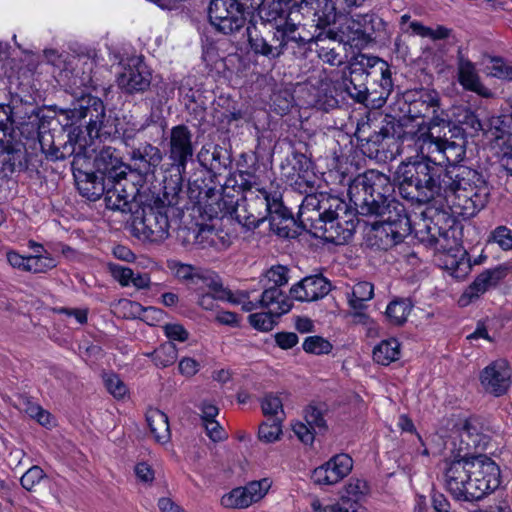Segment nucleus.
<instances>
[{"instance_id":"nucleus-1","label":"nucleus","mask_w":512,"mask_h":512,"mask_svg":"<svg viewBox=\"0 0 512 512\" xmlns=\"http://www.w3.org/2000/svg\"><path fill=\"white\" fill-rule=\"evenodd\" d=\"M400 173L402 189L409 200L427 203L441 198L457 216L473 217L488 202L486 181L477 171L463 165L448 166L446 171L437 173L420 163L404 166Z\"/></svg>"},{"instance_id":"nucleus-2","label":"nucleus","mask_w":512,"mask_h":512,"mask_svg":"<svg viewBox=\"0 0 512 512\" xmlns=\"http://www.w3.org/2000/svg\"><path fill=\"white\" fill-rule=\"evenodd\" d=\"M394 185L390 178L376 170H368L358 175L349 185L350 204L356 212L364 216L381 218L394 243H399L410 234V220L403 204L394 196Z\"/></svg>"},{"instance_id":"nucleus-3","label":"nucleus","mask_w":512,"mask_h":512,"mask_svg":"<svg viewBox=\"0 0 512 512\" xmlns=\"http://www.w3.org/2000/svg\"><path fill=\"white\" fill-rule=\"evenodd\" d=\"M443 480L446 491L454 500L473 503L500 487L501 471L488 457H461L445 461Z\"/></svg>"},{"instance_id":"nucleus-4","label":"nucleus","mask_w":512,"mask_h":512,"mask_svg":"<svg viewBox=\"0 0 512 512\" xmlns=\"http://www.w3.org/2000/svg\"><path fill=\"white\" fill-rule=\"evenodd\" d=\"M342 86L347 94L359 103L371 101L382 105L389 97L393 82L386 61L365 54L358 55L342 76Z\"/></svg>"},{"instance_id":"nucleus-5","label":"nucleus","mask_w":512,"mask_h":512,"mask_svg":"<svg viewBox=\"0 0 512 512\" xmlns=\"http://www.w3.org/2000/svg\"><path fill=\"white\" fill-rule=\"evenodd\" d=\"M217 204L223 214H229L247 229H255L266 220L274 225L276 220L289 218L281 193L272 187L246 192L240 201H234L224 189Z\"/></svg>"},{"instance_id":"nucleus-6","label":"nucleus","mask_w":512,"mask_h":512,"mask_svg":"<svg viewBox=\"0 0 512 512\" xmlns=\"http://www.w3.org/2000/svg\"><path fill=\"white\" fill-rule=\"evenodd\" d=\"M453 130L459 129L453 125V129L451 126L449 127H433L427 126V128H419L418 134L415 140V145L419 154L422 156V160L415 162H407L402 163L397 171H396V179L399 185V191L403 198L408 199V196L405 194V191L402 189L403 185V177L401 176V169L404 166L408 165H416L420 163L427 164L433 172L437 171V173H442V171H446V168H443V154L442 148L444 144V138L446 134H450V137H454L455 133Z\"/></svg>"},{"instance_id":"nucleus-7","label":"nucleus","mask_w":512,"mask_h":512,"mask_svg":"<svg viewBox=\"0 0 512 512\" xmlns=\"http://www.w3.org/2000/svg\"><path fill=\"white\" fill-rule=\"evenodd\" d=\"M169 207L161 200H156L152 206L146 207L140 217L132 223V233L144 242L161 243L169 237L170 223Z\"/></svg>"},{"instance_id":"nucleus-8","label":"nucleus","mask_w":512,"mask_h":512,"mask_svg":"<svg viewBox=\"0 0 512 512\" xmlns=\"http://www.w3.org/2000/svg\"><path fill=\"white\" fill-rule=\"evenodd\" d=\"M408 113L412 118L428 119L420 128L452 126L447 113L440 107L438 92L432 89H421L414 93L410 100Z\"/></svg>"},{"instance_id":"nucleus-9","label":"nucleus","mask_w":512,"mask_h":512,"mask_svg":"<svg viewBox=\"0 0 512 512\" xmlns=\"http://www.w3.org/2000/svg\"><path fill=\"white\" fill-rule=\"evenodd\" d=\"M208 17L211 25L223 34L239 31L246 21L243 4L237 0H211Z\"/></svg>"},{"instance_id":"nucleus-10","label":"nucleus","mask_w":512,"mask_h":512,"mask_svg":"<svg viewBox=\"0 0 512 512\" xmlns=\"http://www.w3.org/2000/svg\"><path fill=\"white\" fill-rule=\"evenodd\" d=\"M478 379L484 393L501 397L512 385V367L506 359L494 360L479 372Z\"/></svg>"},{"instance_id":"nucleus-11","label":"nucleus","mask_w":512,"mask_h":512,"mask_svg":"<svg viewBox=\"0 0 512 512\" xmlns=\"http://www.w3.org/2000/svg\"><path fill=\"white\" fill-rule=\"evenodd\" d=\"M194 154L193 134L183 124L174 126L169 133L168 158L179 172L185 171Z\"/></svg>"},{"instance_id":"nucleus-12","label":"nucleus","mask_w":512,"mask_h":512,"mask_svg":"<svg viewBox=\"0 0 512 512\" xmlns=\"http://www.w3.org/2000/svg\"><path fill=\"white\" fill-rule=\"evenodd\" d=\"M268 479L249 482L246 486L237 487L221 497V505L228 509H245L260 501L268 492Z\"/></svg>"},{"instance_id":"nucleus-13","label":"nucleus","mask_w":512,"mask_h":512,"mask_svg":"<svg viewBox=\"0 0 512 512\" xmlns=\"http://www.w3.org/2000/svg\"><path fill=\"white\" fill-rule=\"evenodd\" d=\"M448 233V231L441 233L435 240V245L438 249L446 251L443 259L444 268L452 277L461 280L469 274L471 263L467 252L458 246L455 240H453L454 246L446 243L448 242Z\"/></svg>"},{"instance_id":"nucleus-14","label":"nucleus","mask_w":512,"mask_h":512,"mask_svg":"<svg viewBox=\"0 0 512 512\" xmlns=\"http://www.w3.org/2000/svg\"><path fill=\"white\" fill-rule=\"evenodd\" d=\"M323 35L324 32H320L317 36L311 35L304 26L295 24L290 17L282 24H277L273 40L278 41L283 55L289 48H302L310 42H319L323 39Z\"/></svg>"},{"instance_id":"nucleus-15","label":"nucleus","mask_w":512,"mask_h":512,"mask_svg":"<svg viewBox=\"0 0 512 512\" xmlns=\"http://www.w3.org/2000/svg\"><path fill=\"white\" fill-rule=\"evenodd\" d=\"M353 468L352 458L345 453L337 454L312 472V481L319 486L335 485Z\"/></svg>"},{"instance_id":"nucleus-16","label":"nucleus","mask_w":512,"mask_h":512,"mask_svg":"<svg viewBox=\"0 0 512 512\" xmlns=\"http://www.w3.org/2000/svg\"><path fill=\"white\" fill-rule=\"evenodd\" d=\"M118 87L127 94L142 93L151 84V73L138 59H131L117 76Z\"/></svg>"},{"instance_id":"nucleus-17","label":"nucleus","mask_w":512,"mask_h":512,"mask_svg":"<svg viewBox=\"0 0 512 512\" xmlns=\"http://www.w3.org/2000/svg\"><path fill=\"white\" fill-rule=\"evenodd\" d=\"M265 24L257 26L250 24L247 26L246 32L248 37V44L251 51L256 55H261L269 60H274L282 55L281 47L274 38V31H266Z\"/></svg>"},{"instance_id":"nucleus-18","label":"nucleus","mask_w":512,"mask_h":512,"mask_svg":"<svg viewBox=\"0 0 512 512\" xmlns=\"http://www.w3.org/2000/svg\"><path fill=\"white\" fill-rule=\"evenodd\" d=\"M331 290L330 282L322 275L307 276L290 288L292 299L300 302L317 301Z\"/></svg>"},{"instance_id":"nucleus-19","label":"nucleus","mask_w":512,"mask_h":512,"mask_svg":"<svg viewBox=\"0 0 512 512\" xmlns=\"http://www.w3.org/2000/svg\"><path fill=\"white\" fill-rule=\"evenodd\" d=\"M78 108H74L73 117L87 119V131L90 137H98L106 118L103 102L96 97H88Z\"/></svg>"},{"instance_id":"nucleus-20","label":"nucleus","mask_w":512,"mask_h":512,"mask_svg":"<svg viewBox=\"0 0 512 512\" xmlns=\"http://www.w3.org/2000/svg\"><path fill=\"white\" fill-rule=\"evenodd\" d=\"M362 26L358 16L356 18L344 16L337 30L329 29L324 32L325 37L338 40L352 47L361 49L368 45L365 35L362 36Z\"/></svg>"},{"instance_id":"nucleus-21","label":"nucleus","mask_w":512,"mask_h":512,"mask_svg":"<svg viewBox=\"0 0 512 512\" xmlns=\"http://www.w3.org/2000/svg\"><path fill=\"white\" fill-rule=\"evenodd\" d=\"M502 276L503 271L500 269H490L480 273L459 297V306L466 307L478 300L486 291L496 286Z\"/></svg>"},{"instance_id":"nucleus-22","label":"nucleus","mask_w":512,"mask_h":512,"mask_svg":"<svg viewBox=\"0 0 512 512\" xmlns=\"http://www.w3.org/2000/svg\"><path fill=\"white\" fill-rule=\"evenodd\" d=\"M344 227L339 218H330L321 220L310 232L314 237L320 238L326 242L336 245H342L353 236L352 228L348 227V221H345Z\"/></svg>"},{"instance_id":"nucleus-23","label":"nucleus","mask_w":512,"mask_h":512,"mask_svg":"<svg viewBox=\"0 0 512 512\" xmlns=\"http://www.w3.org/2000/svg\"><path fill=\"white\" fill-rule=\"evenodd\" d=\"M249 4L250 8L257 9L258 15L262 20L261 24H273L275 28L277 24H282L286 19L290 18L288 14L289 0H253L244 1Z\"/></svg>"},{"instance_id":"nucleus-24","label":"nucleus","mask_w":512,"mask_h":512,"mask_svg":"<svg viewBox=\"0 0 512 512\" xmlns=\"http://www.w3.org/2000/svg\"><path fill=\"white\" fill-rule=\"evenodd\" d=\"M95 167L97 173L106 178L107 184L127 176V167L114 155L111 147H105L99 152L95 158Z\"/></svg>"},{"instance_id":"nucleus-25","label":"nucleus","mask_w":512,"mask_h":512,"mask_svg":"<svg viewBox=\"0 0 512 512\" xmlns=\"http://www.w3.org/2000/svg\"><path fill=\"white\" fill-rule=\"evenodd\" d=\"M302 5L314 11L316 26L321 29L336 24L345 16L337 11V3L332 0H302Z\"/></svg>"},{"instance_id":"nucleus-26","label":"nucleus","mask_w":512,"mask_h":512,"mask_svg":"<svg viewBox=\"0 0 512 512\" xmlns=\"http://www.w3.org/2000/svg\"><path fill=\"white\" fill-rule=\"evenodd\" d=\"M325 193H315L306 195L300 205L298 218L301 225L312 231L318 221H321L322 202Z\"/></svg>"},{"instance_id":"nucleus-27","label":"nucleus","mask_w":512,"mask_h":512,"mask_svg":"<svg viewBox=\"0 0 512 512\" xmlns=\"http://www.w3.org/2000/svg\"><path fill=\"white\" fill-rule=\"evenodd\" d=\"M459 82L467 90L473 91L483 97L489 98L492 92L486 88L481 82L474 64L461 58L458 66Z\"/></svg>"},{"instance_id":"nucleus-28","label":"nucleus","mask_w":512,"mask_h":512,"mask_svg":"<svg viewBox=\"0 0 512 512\" xmlns=\"http://www.w3.org/2000/svg\"><path fill=\"white\" fill-rule=\"evenodd\" d=\"M259 303L261 308L276 316H281L292 308L290 299L278 287H265Z\"/></svg>"},{"instance_id":"nucleus-29","label":"nucleus","mask_w":512,"mask_h":512,"mask_svg":"<svg viewBox=\"0 0 512 512\" xmlns=\"http://www.w3.org/2000/svg\"><path fill=\"white\" fill-rule=\"evenodd\" d=\"M126 181V177L123 179H117L107 187V191L105 193L107 208L111 210H120L122 212L130 210L129 203L133 197L126 190L125 184L123 183Z\"/></svg>"},{"instance_id":"nucleus-30","label":"nucleus","mask_w":512,"mask_h":512,"mask_svg":"<svg viewBox=\"0 0 512 512\" xmlns=\"http://www.w3.org/2000/svg\"><path fill=\"white\" fill-rule=\"evenodd\" d=\"M146 421L150 433L155 441L161 444L169 442L171 431L167 415L156 408H151L146 413Z\"/></svg>"},{"instance_id":"nucleus-31","label":"nucleus","mask_w":512,"mask_h":512,"mask_svg":"<svg viewBox=\"0 0 512 512\" xmlns=\"http://www.w3.org/2000/svg\"><path fill=\"white\" fill-rule=\"evenodd\" d=\"M460 438L467 449H485L488 437L483 433L480 423L476 419H468L460 429Z\"/></svg>"},{"instance_id":"nucleus-32","label":"nucleus","mask_w":512,"mask_h":512,"mask_svg":"<svg viewBox=\"0 0 512 512\" xmlns=\"http://www.w3.org/2000/svg\"><path fill=\"white\" fill-rule=\"evenodd\" d=\"M493 148L512 143V113L493 117L490 121Z\"/></svg>"},{"instance_id":"nucleus-33","label":"nucleus","mask_w":512,"mask_h":512,"mask_svg":"<svg viewBox=\"0 0 512 512\" xmlns=\"http://www.w3.org/2000/svg\"><path fill=\"white\" fill-rule=\"evenodd\" d=\"M197 285L209 289V293H213L219 300L230 299V291L223 287L220 277L217 273L202 269L199 271Z\"/></svg>"},{"instance_id":"nucleus-34","label":"nucleus","mask_w":512,"mask_h":512,"mask_svg":"<svg viewBox=\"0 0 512 512\" xmlns=\"http://www.w3.org/2000/svg\"><path fill=\"white\" fill-rule=\"evenodd\" d=\"M226 236L222 235L212 226L203 225L199 228L195 241L202 248L214 247L216 249H225L230 244Z\"/></svg>"},{"instance_id":"nucleus-35","label":"nucleus","mask_w":512,"mask_h":512,"mask_svg":"<svg viewBox=\"0 0 512 512\" xmlns=\"http://www.w3.org/2000/svg\"><path fill=\"white\" fill-rule=\"evenodd\" d=\"M399 356L400 344L394 338L381 341L373 350L374 361L384 366L398 360Z\"/></svg>"},{"instance_id":"nucleus-36","label":"nucleus","mask_w":512,"mask_h":512,"mask_svg":"<svg viewBox=\"0 0 512 512\" xmlns=\"http://www.w3.org/2000/svg\"><path fill=\"white\" fill-rule=\"evenodd\" d=\"M224 153L225 151L219 146H213L212 150L203 147L199 153V159L209 170L218 172L226 168L229 163V158Z\"/></svg>"},{"instance_id":"nucleus-37","label":"nucleus","mask_w":512,"mask_h":512,"mask_svg":"<svg viewBox=\"0 0 512 512\" xmlns=\"http://www.w3.org/2000/svg\"><path fill=\"white\" fill-rule=\"evenodd\" d=\"M412 310V304L407 299L391 301L386 308V317L393 325L400 326L407 321Z\"/></svg>"},{"instance_id":"nucleus-38","label":"nucleus","mask_w":512,"mask_h":512,"mask_svg":"<svg viewBox=\"0 0 512 512\" xmlns=\"http://www.w3.org/2000/svg\"><path fill=\"white\" fill-rule=\"evenodd\" d=\"M358 18L363 30L362 36L365 35L368 44L385 31V22L374 13L358 15Z\"/></svg>"},{"instance_id":"nucleus-39","label":"nucleus","mask_w":512,"mask_h":512,"mask_svg":"<svg viewBox=\"0 0 512 512\" xmlns=\"http://www.w3.org/2000/svg\"><path fill=\"white\" fill-rule=\"evenodd\" d=\"M374 296V286L367 281L356 283L351 292L347 293L349 307L367 306L366 302L370 301Z\"/></svg>"},{"instance_id":"nucleus-40","label":"nucleus","mask_w":512,"mask_h":512,"mask_svg":"<svg viewBox=\"0 0 512 512\" xmlns=\"http://www.w3.org/2000/svg\"><path fill=\"white\" fill-rule=\"evenodd\" d=\"M370 488L366 480L360 478H351L344 486V492L341 500L345 503L352 501L357 503L363 500L369 493Z\"/></svg>"},{"instance_id":"nucleus-41","label":"nucleus","mask_w":512,"mask_h":512,"mask_svg":"<svg viewBox=\"0 0 512 512\" xmlns=\"http://www.w3.org/2000/svg\"><path fill=\"white\" fill-rule=\"evenodd\" d=\"M147 356L152 358V361L157 367L166 368L175 363L178 352L174 343L166 342L153 352L148 353Z\"/></svg>"},{"instance_id":"nucleus-42","label":"nucleus","mask_w":512,"mask_h":512,"mask_svg":"<svg viewBox=\"0 0 512 512\" xmlns=\"http://www.w3.org/2000/svg\"><path fill=\"white\" fill-rule=\"evenodd\" d=\"M109 185L110 184L106 183V178L103 176H100V180H98L97 176L87 175V180L80 184L79 190L83 196L94 201L99 199L102 195L105 196Z\"/></svg>"},{"instance_id":"nucleus-43","label":"nucleus","mask_w":512,"mask_h":512,"mask_svg":"<svg viewBox=\"0 0 512 512\" xmlns=\"http://www.w3.org/2000/svg\"><path fill=\"white\" fill-rule=\"evenodd\" d=\"M131 158L155 168L161 163L163 156L158 147L145 143L131 152Z\"/></svg>"},{"instance_id":"nucleus-44","label":"nucleus","mask_w":512,"mask_h":512,"mask_svg":"<svg viewBox=\"0 0 512 512\" xmlns=\"http://www.w3.org/2000/svg\"><path fill=\"white\" fill-rule=\"evenodd\" d=\"M167 267L179 280L188 281L191 284L197 285V278L201 268L177 260H168Z\"/></svg>"},{"instance_id":"nucleus-45","label":"nucleus","mask_w":512,"mask_h":512,"mask_svg":"<svg viewBox=\"0 0 512 512\" xmlns=\"http://www.w3.org/2000/svg\"><path fill=\"white\" fill-rule=\"evenodd\" d=\"M346 211L347 205L341 198L325 193L322 202V210L320 211V213L322 214V220H328L330 218H340V213H346Z\"/></svg>"},{"instance_id":"nucleus-46","label":"nucleus","mask_w":512,"mask_h":512,"mask_svg":"<svg viewBox=\"0 0 512 512\" xmlns=\"http://www.w3.org/2000/svg\"><path fill=\"white\" fill-rule=\"evenodd\" d=\"M288 268L282 265H275L268 269L261 279L264 287H278L288 283Z\"/></svg>"},{"instance_id":"nucleus-47","label":"nucleus","mask_w":512,"mask_h":512,"mask_svg":"<svg viewBox=\"0 0 512 512\" xmlns=\"http://www.w3.org/2000/svg\"><path fill=\"white\" fill-rule=\"evenodd\" d=\"M57 262L48 252L28 256L27 272L45 273L56 267Z\"/></svg>"},{"instance_id":"nucleus-48","label":"nucleus","mask_w":512,"mask_h":512,"mask_svg":"<svg viewBox=\"0 0 512 512\" xmlns=\"http://www.w3.org/2000/svg\"><path fill=\"white\" fill-rule=\"evenodd\" d=\"M20 409L28 416L36 419L37 422L43 426L51 424V415L48 411L44 410L40 405L34 403L28 398H23L19 402Z\"/></svg>"},{"instance_id":"nucleus-49","label":"nucleus","mask_w":512,"mask_h":512,"mask_svg":"<svg viewBox=\"0 0 512 512\" xmlns=\"http://www.w3.org/2000/svg\"><path fill=\"white\" fill-rule=\"evenodd\" d=\"M451 137L446 134L444 138V144L442 148L443 164L449 163V166L456 165L457 162L462 160L464 156L463 144H459L455 141H450Z\"/></svg>"},{"instance_id":"nucleus-50","label":"nucleus","mask_w":512,"mask_h":512,"mask_svg":"<svg viewBox=\"0 0 512 512\" xmlns=\"http://www.w3.org/2000/svg\"><path fill=\"white\" fill-rule=\"evenodd\" d=\"M302 348L306 353L314 355L329 354L333 348L332 344L325 338L314 335L304 339Z\"/></svg>"},{"instance_id":"nucleus-51","label":"nucleus","mask_w":512,"mask_h":512,"mask_svg":"<svg viewBox=\"0 0 512 512\" xmlns=\"http://www.w3.org/2000/svg\"><path fill=\"white\" fill-rule=\"evenodd\" d=\"M263 414L271 420L283 421L284 411L282 401L279 397L266 395L261 401Z\"/></svg>"},{"instance_id":"nucleus-52","label":"nucleus","mask_w":512,"mask_h":512,"mask_svg":"<svg viewBox=\"0 0 512 512\" xmlns=\"http://www.w3.org/2000/svg\"><path fill=\"white\" fill-rule=\"evenodd\" d=\"M281 423L279 420L267 419L259 427V439L266 443L277 441L282 433Z\"/></svg>"},{"instance_id":"nucleus-53","label":"nucleus","mask_w":512,"mask_h":512,"mask_svg":"<svg viewBox=\"0 0 512 512\" xmlns=\"http://www.w3.org/2000/svg\"><path fill=\"white\" fill-rule=\"evenodd\" d=\"M280 316H276L274 314H271L268 310L267 312H259V313H253L249 315V323L251 326H253L255 329L260 331H270L273 329L276 318H279Z\"/></svg>"},{"instance_id":"nucleus-54","label":"nucleus","mask_w":512,"mask_h":512,"mask_svg":"<svg viewBox=\"0 0 512 512\" xmlns=\"http://www.w3.org/2000/svg\"><path fill=\"white\" fill-rule=\"evenodd\" d=\"M237 183L242 189L243 194L250 192L251 190H260L264 188L259 176L256 175L255 171L251 170L239 171Z\"/></svg>"},{"instance_id":"nucleus-55","label":"nucleus","mask_w":512,"mask_h":512,"mask_svg":"<svg viewBox=\"0 0 512 512\" xmlns=\"http://www.w3.org/2000/svg\"><path fill=\"white\" fill-rule=\"evenodd\" d=\"M46 477L44 470L37 465L30 467L21 477V486L27 491L35 490V487Z\"/></svg>"},{"instance_id":"nucleus-56","label":"nucleus","mask_w":512,"mask_h":512,"mask_svg":"<svg viewBox=\"0 0 512 512\" xmlns=\"http://www.w3.org/2000/svg\"><path fill=\"white\" fill-rule=\"evenodd\" d=\"M489 242L498 244L502 250H512V230L506 226L496 227L489 236Z\"/></svg>"},{"instance_id":"nucleus-57","label":"nucleus","mask_w":512,"mask_h":512,"mask_svg":"<svg viewBox=\"0 0 512 512\" xmlns=\"http://www.w3.org/2000/svg\"><path fill=\"white\" fill-rule=\"evenodd\" d=\"M367 128L369 129L370 126L363 125L357 129L356 135L359 141H365L367 144L378 146L385 138L389 136V130L385 127H381L378 131L374 130L373 133L366 136L365 134Z\"/></svg>"},{"instance_id":"nucleus-58","label":"nucleus","mask_w":512,"mask_h":512,"mask_svg":"<svg viewBox=\"0 0 512 512\" xmlns=\"http://www.w3.org/2000/svg\"><path fill=\"white\" fill-rule=\"evenodd\" d=\"M311 512H349V508L342 500L337 502H328L314 498L311 501Z\"/></svg>"},{"instance_id":"nucleus-59","label":"nucleus","mask_w":512,"mask_h":512,"mask_svg":"<svg viewBox=\"0 0 512 512\" xmlns=\"http://www.w3.org/2000/svg\"><path fill=\"white\" fill-rule=\"evenodd\" d=\"M104 383L108 392L117 399L124 398L128 392L127 386L116 374L105 375Z\"/></svg>"},{"instance_id":"nucleus-60","label":"nucleus","mask_w":512,"mask_h":512,"mask_svg":"<svg viewBox=\"0 0 512 512\" xmlns=\"http://www.w3.org/2000/svg\"><path fill=\"white\" fill-rule=\"evenodd\" d=\"M165 336L170 340L169 342L179 341L184 342L188 339L189 333L178 323H169L163 326Z\"/></svg>"},{"instance_id":"nucleus-61","label":"nucleus","mask_w":512,"mask_h":512,"mask_svg":"<svg viewBox=\"0 0 512 512\" xmlns=\"http://www.w3.org/2000/svg\"><path fill=\"white\" fill-rule=\"evenodd\" d=\"M304 418L305 422L314 430L318 429L321 431L326 427V422L321 411L314 406L307 407Z\"/></svg>"},{"instance_id":"nucleus-62","label":"nucleus","mask_w":512,"mask_h":512,"mask_svg":"<svg viewBox=\"0 0 512 512\" xmlns=\"http://www.w3.org/2000/svg\"><path fill=\"white\" fill-rule=\"evenodd\" d=\"M112 277L123 287L131 285L133 270L118 264H109Z\"/></svg>"},{"instance_id":"nucleus-63","label":"nucleus","mask_w":512,"mask_h":512,"mask_svg":"<svg viewBox=\"0 0 512 512\" xmlns=\"http://www.w3.org/2000/svg\"><path fill=\"white\" fill-rule=\"evenodd\" d=\"M499 158L500 166L512 175V143L503 145V147L494 148Z\"/></svg>"},{"instance_id":"nucleus-64","label":"nucleus","mask_w":512,"mask_h":512,"mask_svg":"<svg viewBox=\"0 0 512 512\" xmlns=\"http://www.w3.org/2000/svg\"><path fill=\"white\" fill-rule=\"evenodd\" d=\"M293 432L304 444H312L314 441V432L307 423L297 422L292 426Z\"/></svg>"}]
</instances>
